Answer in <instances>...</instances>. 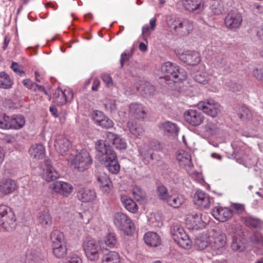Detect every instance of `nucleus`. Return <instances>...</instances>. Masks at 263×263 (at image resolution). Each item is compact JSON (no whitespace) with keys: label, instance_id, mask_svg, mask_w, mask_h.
Segmentation results:
<instances>
[{"label":"nucleus","instance_id":"obj_1","mask_svg":"<svg viewBox=\"0 0 263 263\" xmlns=\"http://www.w3.org/2000/svg\"><path fill=\"white\" fill-rule=\"evenodd\" d=\"M98 160L112 174H117L120 171V165L117 159V154L112 148L107 145L103 140H99L96 143Z\"/></svg>","mask_w":263,"mask_h":263},{"label":"nucleus","instance_id":"obj_2","mask_svg":"<svg viewBox=\"0 0 263 263\" xmlns=\"http://www.w3.org/2000/svg\"><path fill=\"white\" fill-rule=\"evenodd\" d=\"M184 222L188 229L199 230L206 227L208 219L205 214L193 212L185 215Z\"/></svg>","mask_w":263,"mask_h":263},{"label":"nucleus","instance_id":"obj_3","mask_svg":"<svg viewBox=\"0 0 263 263\" xmlns=\"http://www.w3.org/2000/svg\"><path fill=\"white\" fill-rule=\"evenodd\" d=\"M16 218L12 209L5 205H0V225L7 231H11L15 227Z\"/></svg>","mask_w":263,"mask_h":263},{"label":"nucleus","instance_id":"obj_4","mask_svg":"<svg viewBox=\"0 0 263 263\" xmlns=\"http://www.w3.org/2000/svg\"><path fill=\"white\" fill-rule=\"evenodd\" d=\"M71 166L80 171H83L92 163V159L89 153L85 149L82 150L75 156L71 154L67 158Z\"/></svg>","mask_w":263,"mask_h":263},{"label":"nucleus","instance_id":"obj_5","mask_svg":"<svg viewBox=\"0 0 263 263\" xmlns=\"http://www.w3.org/2000/svg\"><path fill=\"white\" fill-rule=\"evenodd\" d=\"M227 237L220 230H214L210 240V252L213 255L219 254L227 243Z\"/></svg>","mask_w":263,"mask_h":263},{"label":"nucleus","instance_id":"obj_6","mask_svg":"<svg viewBox=\"0 0 263 263\" xmlns=\"http://www.w3.org/2000/svg\"><path fill=\"white\" fill-rule=\"evenodd\" d=\"M114 224L127 235H131L135 230L132 220L125 214L117 212L114 215Z\"/></svg>","mask_w":263,"mask_h":263},{"label":"nucleus","instance_id":"obj_7","mask_svg":"<svg viewBox=\"0 0 263 263\" xmlns=\"http://www.w3.org/2000/svg\"><path fill=\"white\" fill-rule=\"evenodd\" d=\"M83 249L88 260L96 261L99 258V247L97 241L91 238H86L83 243Z\"/></svg>","mask_w":263,"mask_h":263},{"label":"nucleus","instance_id":"obj_8","mask_svg":"<svg viewBox=\"0 0 263 263\" xmlns=\"http://www.w3.org/2000/svg\"><path fill=\"white\" fill-rule=\"evenodd\" d=\"M161 72L163 73L165 80H171L176 83L179 82V67L173 63L167 62L161 66Z\"/></svg>","mask_w":263,"mask_h":263},{"label":"nucleus","instance_id":"obj_9","mask_svg":"<svg viewBox=\"0 0 263 263\" xmlns=\"http://www.w3.org/2000/svg\"><path fill=\"white\" fill-rule=\"evenodd\" d=\"M197 106L199 109L212 117H216L220 111V105L212 99L201 101L197 104Z\"/></svg>","mask_w":263,"mask_h":263},{"label":"nucleus","instance_id":"obj_10","mask_svg":"<svg viewBox=\"0 0 263 263\" xmlns=\"http://www.w3.org/2000/svg\"><path fill=\"white\" fill-rule=\"evenodd\" d=\"M50 189L54 193L64 197H68L72 193L73 187L69 183L57 181L50 184Z\"/></svg>","mask_w":263,"mask_h":263},{"label":"nucleus","instance_id":"obj_11","mask_svg":"<svg viewBox=\"0 0 263 263\" xmlns=\"http://www.w3.org/2000/svg\"><path fill=\"white\" fill-rule=\"evenodd\" d=\"M212 200L207 193L201 190H197L193 196L194 203L200 210L209 209Z\"/></svg>","mask_w":263,"mask_h":263},{"label":"nucleus","instance_id":"obj_12","mask_svg":"<svg viewBox=\"0 0 263 263\" xmlns=\"http://www.w3.org/2000/svg\"><path fill=\"white\" fill-rule=\"evenodd\" d=\"M242 21L241 14L236 11H230L224 20L226 26L232 30H236L241 25Z\"/></svg>","mask_w":263,"mask_h":263},{"label":"nucleus","instance_id":"obj_13","mask_svg":"<svg viewBox=\"0 0 263 263\" xmlns=\"http://www.w3.org/2000/svg\"><path fill=\"white\" fill-rule=\"evenodd\" d=\"M54 146L59 154L65 156L69 153L71 147V142L66 136L60 135L56 138L54 142Z\"/></svg>","mask_w":263,"mask_h":263},{"label":"nucleus","instance_id":"obj_14","mask_svg":"<svg viewBox=\"0 0 263 263\" xmlns=\"http://www.w3.org/2000/svg\"><path fill=\"white\" fill-rule=\"evenodd\" d=\"M184 120L193 126H198L204 121L203 114L195 109H189L184 113Z\"/></svg>","mask_w":263,"mask_h":263},{"label":"nucleus","instance_id":"obj_15","mask_svg":"<svg viewBox=\"0 0 263 263\" xmlns=\"http://www.w3.org/2000/svg\"><path fill=\"white\" fill-rule=\"evenodd\" d=\"M183 162L185 166H188L189 170H187V173L191 178L195 181L201 183L203 181V178L202 173L192 170L191 155L187 153L182 154V163Z\"/></svg>","mask_w":263,"mask_h":263},{"label":"nucleus","instance_id":"obj_16","mask_svg":"<svg viewBox=\"0 0 263 263\" xmlns=\"http://www.w3.org/2000/svg\"><path fill=\"white\" fill-rule=\"evenodd\" d=\"M73 97V92L70 89L63 90L58 88L54 94L53 98L54 102L58 105H63L72 100Z\"/></svg>","mask_w":263,"mask_h":263},{"label":"nucleus","instance_id":"obj_17","mask_svg":"<svg viewBox=\"0 0 263 263\" xmlns=\"http://www.w3.org/2000/svg\"><path fill=\"white\" fill-rule=\"evenodd\" d=\"M97 177L100 190L104 194H109L112 189L113 186L108 175L105 173H99L98 174Z\"/></svg>","mask_w":263,"mask_h":263},{"label":"nucleus","instance_id":"obj_18","mask_svg":"<svg viewBox=\"0 0 263 263\" xmlns=\"http://www.w3.org/2000/svg\"><path fill=\"white\" fill-rule=\"evenodd\" d=\"M59 173L52 166L51 162L46 160L42 173V178L47 182H51L59 178Z\"/></svg>","mask_w":263,"mask_h":263},{"label":"nucleus","instance_id":"obj_19","mask_svg":"<svg viewBox=\"0 0 263 263\" xmlns=\"http://www.w3.org/2000/svg\"><path fill=\"white\" fill-rule=\"evenodd\" d=\"M212 213L217 220L225 222L232 217L233 212L228 208L216 206L213 209Z\"/></svg>","mask_w":263,"mask_h":263},{"label":"nucleus","instance_id":"obj_20","mask_svg":"<svg viewBox=\"0 0 263 263\" xmlns=\"http://www.w3.org/2000/svg\"><path fill=\"white\" fill-rule=\"evenodd\" d=\"M129 115L137 119H143L146 116L145 107L139 103H133L129 106Z\"/></svg>","mask_w":263,"mask_h":263},{"label":"nucleus","instance_id":"obj_21","mask_svg":"<svg viewBox=\"0 0 263 263\" xmlns=\"http://www.w3.org/2000/svg\"><path fill=\"white\" fill-rule=\"evenodd\" d=\"M18 187L14 180L10 179H3L0 180V192L4 195L12 194Z\"/></svg>","mask_w":263,"mask_h":263},{"label":"nucleus","instance_id":"obj_22","mask_svg":"<svg viewBox=\"0 0 263 263\" xmlns=\"http://www.w3.org/2000/svg\"><path fill=\"white\" fill-rule=\"evenodd\" d=\"M183 4L189 11L195 13H200L204 9L203 0H183Z\"/></svg>","mask_w":263,"mask_h":263},{"label":"nucleus","instance_id":"obj_23","mask_svg":"<svg viewBox=\"0 0 263 263\" xmlns=\"http://www.w3.org/2000/svg\"><path fill=\"white\" fill-rule=\"evenodd\" d=\"M200 60V54L198 52L187 51L185 53H182V62L188 65H197Z\"/></svg>","mask_w":263,"mask_h":263},{"label":"nucleus","instance_id":"obj_24","mask_svg":"<svg viewBox=\"0 0 263 263\" xmlns=\"http://www.w3.org/2000/svg\"><path fill=\"white\" fill-rule=\"evenodd\" d=\"M118 239L114 233H108L100 241V245L105 249H113L117 247Z\"/></svg>","mask_w":263,"mask_h":263},{"label":"nucleus","instance_id":"obj_25","mask_svg":"<svg viewBox=\"0 0 263 263\" xmlns=\"http://www.w3.org/2000/svg\"><path fill=\"white\" fill-rule=\"evenodd\" d=\"M77 197L81 201L83 202H88L93 201L97 196L93 190L84 187L79 191L77 194Z\"/></svg>","mask_w":263,"mask_h":263},{"label":"nucleus","instance_id":"obj_26","mask_svg":"<svg viewBox=\"0 0 263 263\" xmlns=\"http://www.w3.org/2000/svg\"><path fill=\"white\" fill-rule=\"evenodd\" d=\"M106 139L111 142L117 149H125L126 148L127 145L125 141L118 135L111 132H107L106 135Z\"/></svg>","mask_w":263,"mask_h":263},{"label":"nucleus","instance_id":"obj_27","mask_svg":"<svg viewBox=\"0 0 263 263\" xmlns=\"http://www.w3.org/2000/svg\"><path fill=\"white\" fill-rule=\"evenodd\" d=\"M159 127L168 136L176 138L178 136L179 128L173 122L170 121L162 122L160 124Z\"/></svg>","mask_w":263,"mask_h":263},{"label":"nucleus","instance_id":"obj_28","mask_svg":"<svg viewBox=\"0 0 263 263\" xmlns=\"http://www.w3.org/2000/svg\"><path fill=\"white\" fill-rule=\"evenodd\" d=\"M37 221L39 224L45 229L51 228L52 224V218L48 211H42L39 213Z\"/></svg>","mask_w":263,"mask_h":263},{"label":"nucleus","instance_id":"obj_29","mask_svg":"<svg viewBox=\"0 0 263 263\" xmlns=\"http://www.w3.org/2000/svg\"><path fill=\"white\" fill-rule=\"evenodd\" d=\"M144 240L146 244L153 247H157L161 243L160 237L154 232H148L144 236Z\"/></svg>","mask_w":263,"mask_h":263},{"label":"nucleus","instance_id":"obj_30","mask_svg":"<svg viewBox=\"0 0 263 263\" xmlns=\"http://www.w3.org/2000/svg\"><path fill=\"white\" fill-rule=\"evenodd\" d=\"M246 225L258 232L263 230V221L258 218L249 216L245 218Z\"/></svg>","mask_w":263,"mask_h":263},{"label":"nucleus","instance_id":"obj_31","mask_svg":"<svg viewBox=\"0 0 263 263\" xmlns=\"http://www.w3.org/2000/svg\"><path fill=\"white\" fill-rule=\"evenodd\" d=\"M251 242L254 252L262 254L263 250V236L259 233L254 234L251 237Z\"/></svg>","mask_w":263,"mask_h":263},{"label":"nucleus","instance_id":"obj_32","mask_svg":"<svg viewBox=\"0 0 263 263\" xmlns=\"http://www.w3.org/2000/svg\"><path fill=\"white\" fill-rule=\"evenodd\" d=\"M49 240L51 246H57L66 242L64 233L57 229L53 230L50 232Z\"/></svg>","mask_w":263,"mask_h":263},{"label":"nucleus","instance_id":"obj_33","mask_svg":"<svg viewBox=\"0 0 263 263\" xmlns=\"http://www.w3.org/2000/svg\"><path fill=\"white\" fill-rule=\"evenodd\" d=\"M122 257L116 251H110L104 254L101 259V263H121Z\"/></svg>","mask_w":263,"mask_h":263},{"label":"nucleus","instance_id":"obj_34","mask_svg":"<svg viewBox=\"0 0 263 263\" xmlns=\"http://www.w3.org/2000/svg\"><path fill=\"white\" fill-rule=\"evenodd\" d=\"M31 156L37 160L42 159L45 157V148L43 144L33 145L30 150Z\"/></svg>","mask_w":263,"mask_h":263},{"label":"nucleus","instance_id":"obj_35","mask_svg":"<svg viewBox=\"0 0 263 263\" xmlns=\"http://www.w3.org/2000/svg\"><path fill=\"white\" fill-rule=\"evenodd\" d=\"M121 201L124 208L129 212L135 213L138 211V206L136 202L126 195L121 197Z\"/></svg>","mask_w":263,"mask_h":263},{"label":"nucleus","instance_id":"obj_36","mask_svg":"<svg viewBox=\"0 0 263 263\" xmlns=\"http://www.w3.org/2000/svg\"><path fill=\"white\" fill-rule=\"evenodd\" d=\"M25 123V119L22 115H15L10 117V129H20L24 127Z\"/></svg>","mask_w":263,"mask_h":263},{"label":"nucleus","instance_id":"obj_37","mask_svg":"<svg viewBox=\"0 0 263 263\" xmlns=\"http://www.w3.org/2000/svg\"><path fill=\"white\" fill-rule=\"evenodd\" d=\"M210 237L206 235H202L198 236L195 239V245L198 249L202 250L205 249L210 252Z\"/></svg>","mask_w":263,"mask_h":263},{"label":"nucleus","instance_id":"obj_38","mask_svg":"<svg viewBox=\"0 0 263 263\" xmlns=\"http://www.w3.org/2000/svg\"><path fill=\"white\" fill-rule=\"evenodd\" d=\"M127 127L130 133L136 137L141 136L144 134V129L137 122L129 120L127 122Z\"/></svg>","mask_w":263,"mask_h":263},{"label":"nucleus","instance_id":"obj_39","mask_svg":"<svg viewBox=\"0 0 263 263\" xmlns=\"http://www.w3.org/2000/svg\"><path fill=\"white\" fill-rule=\"evenodd\" d=\"M13 81L9 75L4 71L0 72V88L10 89L13 85Z\"/></svg>","mask_w":263,"mask_h":263},{"label":"nucleus","instance_id":"obj_40","mask_svg":"<svg viewBox=\"0 0 263 263\" xmlns=\"http://www.w3.org/2000/svg\"><path fill=\"white\" fill-rule=\"evenodd\" d=\"M217 131V124L213 122H209L202 127V134L206 137H209L215 134Z\"/></svg>","mask_w":263,"mask_h":263},{"label":"nucleus","instance_id":"obj_41","mask_svg":"<svg viewBox=\"0 0 263 263\" xmlns=\"http://www.w3.org/2000/svg\"><path fill=\"white\" fill-rule=\"evenodd\" d=\"M53 255L58 258L64 257L67 254V247L66 242L61 243L57 246H51Z\"/></svg>","mask_w":263,"mask_h":263},{"label":"nucleus","instance_id":"obj_42","mask_svg":"<svg viewBox=\"0 0 263 263\" xmlns=\"http://www.w3.org/2000/svg\"><path fill=\"white\" fill-rule=\"evenodd\" d=\"M205 66H200V71H197L194 76L196 81L200 83L208 82L210 80L209 76L204 71Z\"/></svg>","mask_w":263,"mask_h":263},{"label":"nucleus","instance_id":"obj_43","mask_svg":"<svg viewBox=\"0 0 263 263\" xmlns=\"http://www.w3.org/2000/svg\"><path fill=\"white\" fill-rule=\"evenodd\" d=\"M180 226L179 224L174 225L171 229V234L174 241L180 246L181 236Z\"/></svg>","mask_w":263,"mask_h":263},{"label":"nucleus","instance_id":"obj_44","mask_svg":"<svg viewBox=\"0 0 263 263\" xmlns=\"http://www.w3.org/2000/svg\"><path fill=\"white\" fill-rule=\"evenodd\" d=\"M211 9L215 14H220L224 11L223 4L220 1L214 0L212 2Z\"/></svg>","mask_w":263,"mask_h":263},{"label":"nucleus","instance_id":"obj_45","mask_svg":"<svg viewBox=\"0 0 263 263\" xmlns=\"http://www.w3.org/2000/svg\"><path fill=\"white\" fill-rule=\"evenodd\" d=\"M39 252L36 248H28L25 254L26 261L30 262L32 260H35L39 257Z\"/></svg>","mask_w":263,"mask_h":263},{"label":"nucleus","instance_id":"obj_46","mask_svg":"<svg viewBox=\"0 0 263 263\" xmlns=\"http://www.w3.org/2000/svg\"><path fill=\"white\" fill-rule=\"evenodd\" d=\"M132 193L134 198L137 201H140L145 198V193L138 186H135L133 188Z\"/></svg>","mask_w":263,"mask_h":263},{"label":"nucleus","instance_id":"obj_47","mask_svg":"<svg viewBox=\"0 0 263 263\" xmlns=\"http://www.w3.org/2000/svg\"><path fill=\"white\" fill-rule=\"evenodd\" d=\"M245 247L243 243L240 240L235 238V237L233 238L231 248L233 251L242 252L244 250Z\"/></svg>","mask_w":263,"mask_h":263},{"label":"nucleus","instance_id":"obj_48","mask_svg":"<svg viewBox=\"0 0 263 263\" xmlns=\"http://www.w3.org/2000/svg\"><path fill=\"white\" fill-rule=\"evenodd\" d=\"M192 246V241L184 231H182V248L190 249Z\"/></svg>","mask_w":263,"mask_h":263},{"label":"nucleus","instance_id":"obj_49","mask_svg":"<svg viewBox=\"0 0 263 263\" xmlns=\"http://www.w3.org/2000/svg\"><path fill=\"white\" fill-rule=\"evenodd\" d=\"M10 117L4 114L0 117V128L3 129H10Z\"/></svg>","mask_w":263,"mask_h":263},{"label":"nucleus","instance_id":"obj_50","mask_svg":"<svg viewBox=\"0 0 263 263\" xmlns=\"http://www.w3.org/2000/svg\"><path fill=\"white\" fill-rule=\"evenodd\" d=\"M157 193L159 198L164 201H166L169 197L167 189L163 185L158 187Z\"/></svg>","mask_w":263,"mask_h":263},{"label":"nucleus","instance_id":"obj_51","mask_svg":"<svg viewBox=\"0 0 263 263\" xmlns=\"http://www.w3.org/2000/svg\"><path fill=\"white\" fill-rule=\"evenodd\" d=\"M182 29L186 30L185 31L184 30H182V31H183L184 34L187 35L189 34L193 29L192 22L188 20H184L182 22Z\"/></svg>","mask_w":263,"mask_h":263},{"label":"nucleus","instance_id":"obj_52","mask_svg":"<svg viewBox=\"0 0 263 263\" xmlns=\"http://www.w3.org/2000/svg\"><path fill=\"white\" fill-rule=\"evenodd\" d=\"M166 201L170 205L175 208H179L181 205V200L178 197L169 196Z\"/></svg>","mask_w":263,"mask_h":263},{"label":"nucleus","instance_id":"obj_53","mask_svg":"<svg viewBox=\"0 0 263 263\" xmlns=\"http://www.w3.org/2000/svg\"><path fill=\"white\" fill-rule=\"evenodd\" d=\"M106 116L103 112L100 111H95L93 114L92 119L96 124L98 125L102 122Z\"/></svg>","mask_w":263,"mask_h":263},{"label":"nucleus","instance_id":"obj_54","mask_svg":"<svg viewBox=\"0 0 263 263\" xmlns=\"http://www.w3.org/2000/svg\"><path fill=\"white\" fill-rule=\"evenodd\" d=\"M77 219L81 223V224H87L89 222V214L85 212L82 213H79Z\"/></svg>","mask_w":263,"mask_h":263},{"label":"nucleus","instance_id":"obj_55","mask_svg":"<svg viewBox=\"0 0 263 263\" xmlns=\"http://www.w3.org/2000/svg\"><path fill=\"white\" fill-rule=\"evenodd\" d=\"M253 74L256 79L263 82V66H258L253 70Z\"/></svg>","mask_w":263,"mask_h":263},{"label":"nucleus","instance_id":"obj_56","mask_svg":"<svg viewBox=\"0 0 263 263\" xmlns=\"http://www.w3.org/2000/svg\"><path fill=\"white\" fill-rule=\"evenodd\" d=\"M143 91L145 95L151 96L154 94L155 88L149 82H145L143 84Z\"/></svg>","mask_w":263,"mask_h":263},{"label":"nucleus","instance_id":"obj_57","mask_svg":"<svg viewBox=\"0 0 263 263\" xmlns=\"http://www.w3.org/2000/svg\"><path fill=\"white\" fill-rule=\"evenodd\" d=\"M99 125L102 128L108 129L113 127L114 123L111 120L106 116Z\"/></svg>","mask_w":263,"mask_h":263},{"label":"nucleus","instance_id":"obj_58","mask_svg":"<svg viewBox=\"0 0 263 263\" xmlns=\"http://www.w3.org/2000/svg\"><path fill=\"white\" fill-rule=\"evenodd\" d=\"M241 111L243 112H240L239 118L242 120L250 119V111L248 108L245 106H243L241 108Z\"/></svg>","mask_w":263,"mask_h":263},{"label":"nucleus","instance_id":"obj_59","mask_svg":"<svg viewBox=\"0 0 263 263\" xmlns=\"http://www.w3.org/2000/svg\"><path fill=\"white\" fill-rule=\"evenodd\" d=\"M11 68L20 76H22L25 73L24 71L22 69V67L16 63L13 62L11 64Z\"/></svg>","mask_w":263,"mask_h":263},{"label":"nucleus","instance_id":"obj_60","mask_svg":"<svg viewBox=\"0 0 263 263\" xmlns=\"http://www.w3.org/2000/svg\"><path fill=\"white\" fill-rule=\"evenodd\" d=\"M102 79L108 87H110L113 85L112 80L109 74L107 73L102 74Z\"/></svg>","mask_w":263,"mask_h":263},{"label":"nucleus","instance_id":"obj_61","mask_svg":"<svg viewBox=\"0 0 263 263\" xmlns=\"http://www.w3.org/2000/svg\"><path fill=\"white\" fill-rule=\"evenodd\" d=\"M67 263H82V260L78 255L72 254L69 257Z\"/></svg>","mask_w":263,"mask_h":263},{"label":"nucleus","instance_id":"obj_62","mask_svg":"<svg viewBox=\"0 0 263 263\" xmlns=\"http://www.w3.org/2000/svg\"><path fill=\"white\" fill-rule=\"evenodd\" d=\"M232 208L237 213H241L244 210V206L241 204L233 203Z\"/></svg>","mask_w":263,"mask_h":263},{"label":"nucleus","instance_id":"obj_63","mask_svg":"<svg viewBox=\"0 0 263 263\" xmlns=\"http://www.w3.org/2000/svg\"><path fill=\"white\" fill-rule=\"evenodd\" d=\"M100 80L97 78H95L93 81L92 86L91 88L92 90L97 91L98 89V87L100 85Z\"/></svg>","mask_w":263,"mask_h":263},{"label":"nucleus","instance_id":"obj_64","mask_svg":"<svg viewBox=\"0 0 263 263\" xmlns=\"http://www.w3.org/2000/svg\"><path fill=\"white\" fill-rule=\"evenodd\" d=\"M129 59V55L126 54V53H123L121 54V59H120V63L121 67H123L125 62L127 61Z\"/></svg>","mask_w":263,"mask_h":263}]
</instances>
